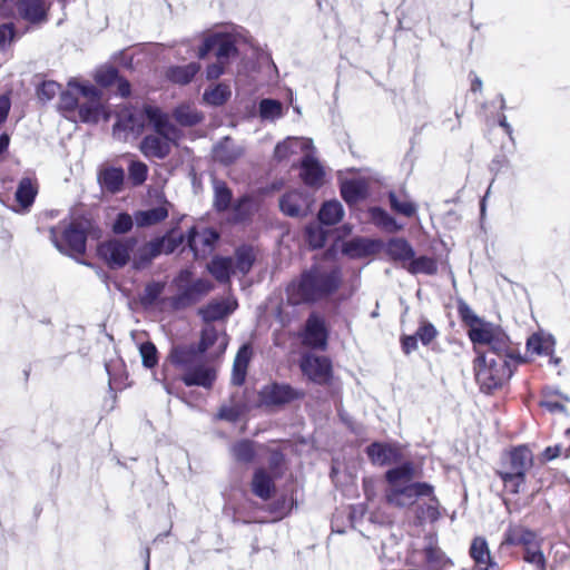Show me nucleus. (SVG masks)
<instances>
[{
	"label": "nucleus",
	"instance_id": "f257e3e1",
	"mask_svg": "<svg viewBox=\"0 0 570 570\" xmlns=\"http://www.w3.org/2000/svg\"><path fill=\"white\" fill-rule=\"evenodd\" d=\"M417 470L411 462L387 470L385 501L397 509L415 508V518L420 523L434 522L440 518V503L434 495V488L430 483L417 481Z\"/></svg>",
	"mask_w": 570,
	"mask_h": 570
},
{
	"label": "nucleus",
	"instance_id": "f03ea898",
	"mask_svg": "<svg viewBox=\"0 0 570 570\" xmlns=\"http://www.w3.org/2000/svg\"><path fill=\"white\" fill-rule=\"evenodd\" d=\"M338 284L340 275L336 269L313 266L299 279L288 285L287 299L293 305L315 302L334 292Z\"/></svg>",
	"mask_w": 570,
	"mask_h": 570
},
{
	"label": "nucleus",
	"instance_id": "7ed1b4c3",
	"mask_svg": "<svg viewBox=\"0 0 570 570\" xmlns=\"http://www.w3.org/2000/svg\"><path fill=\"white\" fill-rule=\"evenodd\" d=\"M508 353H484L475 360V379L481 390L490 393L503 385L512 375Z\"/></svg>",
	"mask_w": 570,
	"mask_h": 570
},
{
	"label": "nucleus",
	"instance_id": "20e7f679",
	"mask_svg": "<svg viewBox=\"0 0 570 570\" xmlns=\"http://www.w3.org/2000/svg\"><path fill=\"white\" fill-rule=\"evenodd\" d=\"M90 228L87 219H73L69 223L61 222L50 228V239L55 247L69 256L82 255L86 252V238Z\"/></svg>",
	"mask_w": 570,
	"mask_h": 570
},
{
	"label": "nucleus",
	"instance_id": "39448f33",
	"mask_svg": "<svg viewBox=\"0 0 570 570\" xmlns=\"http://www.w3.org/2000/svg\"><path fill=\"white\" fill-rule=\"evenodd\" d=\"M153 134L147 135L140 142V151L148 158L163 159L167 157L171 148L177 145L180 132L168 117L163 114L160 119L151 126Z\"/></svg>",
	"mask_w": 570,
	"mask_h": 570
},
{
	"label": "nucleus",
	"instance_id": "423d86ee",
	"mask_svg": "<svg viewBox=\"0 0 570 570\" xmlns=\"http://www.w3.org/2000/svg\"><path fill=\"white\" fill-rule=\"evenodd\" d=\"M164 112L155 106L124 108L114 125V136L121 140L139 136L147 125L153 126Z\"/></svg>",
	"mask_w": 570,
	"mask_h": 570
},
{
	"label": "nucleus",
	"instance_id": "0eeeda50",
	"mask_svg": "<svg viewBox=\"0 0 570 570\" xmlns=\"http://www.w3.org/2000/svg\"><path fill=\"white\" fill-rule=\"evenodd\" d=\"M469 325L468 335L472 343L476 345H487L488 353H508L510 350L509 337L497 325L484 322L476 316H464Z\"/></svg>",
	"mask_w": 570,
	"mask_h": 570
},
{
	"label": "nucleus",
	"instance_id": "6e6552de",
	"mask_svg": "<svg viewBox=\"0 0 570 570\" xmlns=\"http://www.w3.org/2000/svg\"><path fill=\"white\" fill-rule=\"evenodd\" d=\"M70 88H75L81 96L79 105V119L82 122L96 124L100 119L108 120L109 112L101 102L99 90L90 83H80L76 80L70 81Z\"/></svg>",
	"mask_w": 570,
	"mask_h": 570
},
{
	"label": "nucleus",
	"instance_id": "1a4fd4ad",
	"mask_svg": "<svg viewBox=\"0 0 570 570\" xmlns=\"http://www.w3.org/2000/svg\"><path fill=\"white\" fill-rule=\"evenodd\" d=\"M136 246L135 238L110 239L101 243L97 253L110 268H120L130 262Z\"/></svg>",
	"mask_w": 570,
	"mask_h": 570
},
{
	"label": "nucleus",
	"instance_id": "9d476101",
	"mask_svg": "<svg viewBox=\"0 0 570 570\" xmlns=\"http://www.w3.org/2000/svg\"><path fill=\"white\" fill-rule=\"evenodd\" d=\"M175 284L179 291L178 301L181 304H189L198 301L206 295L212 288V284L207 279L191 281V272L184 269L175 278Z\"/></svg>",
	"mask_w": 570,
	"mask_h": 570
},
{
	"label": "nucleus",
	"instance_id": "9b49d317",
	"mask_svg": "<svg viewBox=\"0 0 570 570\" xmlns=\"http://www.w3.org/2000/svg\"><path fill=\"white\" fill-rule=\"evenodd\" d=\"M314 150L313 140L306 137H287L274 149V159L278 163L289 161L293 156L309 154Z\"/></svg>",
	"mask_w": 570,
	"mask_h": 570
},
{
	"label": "nucleus",
	"instance_id": "f8f14e48",
	"mask_svg": "<svg viewBox=\"0 0 570 570\" xmlns=\"http://www.w3.org/2000/svg\"><path fill=\"white\" fill-rule=\"evenodd\" d=\"M3 3L16 4L19 17L29 23L47 21L49 4L45 0H3Z\"/></svg>",
	"mask_w": 570,
	"mask_h": 570
},
{
	"label": "nucleus",
	"instance_id": "ddd939ff",
	"mask_svg": "<svg viewBox=\"0 0 570 570\" xmlns=\"http://www.w3.org/2000/svg\"><path fill=\"white\" fill-rule=\"evenodd\" d=\"M301 368L304 375L317 384H325L331 379L332 366L327 357L307 354L302 358Z\"/></svg>",
	"mask_w": 570,
	"mask_h": 570
},
{
	"label": "nucleus",
	"instance_id": "4468645a",
	"mask_svg": "<svg viewBox=\"0 0 570 570\" xmlns=\"http://www.w3.org/2000/svg\"><path fill=\"white\" fill-rule=\"evenodd\" d=\"M228 337L224 331H217L213 326H206L199 344L200 352H207L210 357H218L226 351Z\"/></svg>",
	"mask_w": 570,
	"mask_h": 570
},
{
	"label": "nucleus",
	"instance_id": "2eb2a0df",
	"mask_svg": "<svg viewBox=\"0 0 570 570\" xmlns=\"http://www.w3.org/2000/svg\"><path fill=\"white\" fill-rule=\"evenodd\" d=\"M303 343L314 348H325L327 343V331L324 320L312 314L306 321L303 334Z\"/></svg>",
	"mask_w": 570,
	"mask_h": 570
},
{
	"label": "nucleus",
	"instance_id": "dca6fc26",
	"mask_svg": "<svg viewBox=\"0 0 570 570\" xmlns=\"http://www.w3.org/2000/svg\"><path fill=\"white\" fill-rule=\"evenodd\" d=\"M217 239L218 234L210 228L198 230L194 227L188 234V245L196 257H204L209 254Z\"/></svg>",
	"mask_w": 570,
	"mask_h": 570
},
{
	"label": "nucleus",
	"instance_id": "f3484780",
	"mask_svg": "<svg viewBox=\"0 0 570 570\" xmlns=\"http://www.w3.org/2000/svg\"><path fill=\"white\" fill-rule=\"evenodd\" d=\"M325 170L315 157V149L305 154L301 161V178L311 187H320L324 183Z\"/></svg>",
	"mask_w": 570,
	"mask_h": 570
},
{
	"label": "nucleus",
	"instance_id": "a211bd4d",
	"mask_svg": "<svg viewBox=\"0 0 570 570\" xmlns=\"http://www.w3.org/2000/svg\"><path fill=\"white\" fill-rule=\"evenodd\" d=\"M366 453L373 464L387 465L396 463L401 459L400 449L392 444L373 443L367 446Z\"/></svg>",
	"mask_w": 570,
	"mask_h": 570
},
{
	"label": "nucleus",
	"instance_id": "6ab92c4d",
	"mask_svg": "<svg viewBox=\"0 0 570 570\" xmlns=\"http://www.w3.org/2000/svg\"><path fill=\"white\" fill-rule=\"evenodd\" d=\"M279 206L284 214L298 217L309 210L311 199L301 191H292L281 198Z\"/></svg>",
	"mask_w": 570,
	"mask_h": 570
},
{
	"label": "nucleus",
	"instance_id": "aec40b11",
	"mask_svg": "<svg viewBox=\"0 0 570 570\" xmlns=\"http://www.w3.org/2000/svg\"><path fill=\"white\" fill-rule=\"evenodd\" d=\"M296 397H298V393L288 385L272 384L265 386L261 392L262 402L266 405L284 404Z\"/></svg>",
	"mask_w": 570,
	"mask_h": 570
},
{
	"label": "nucleus",
	"instance_id": "412c9836",
	"mask_svg": "<svg viewBox=\"0 0 570 570\" xmlns=\"http://www.w3.org/2000/svg\"><path fill=\"white\" fill-rule=\"evenodd\" d=\"M533 455L527 446L515 448L510 452L509 460L500 470L502 472H520L525 475V472L532 466Z\"/></svg>",
	"mask_w": 570,
	"mask_h": 570
},
{
	"label": "nucleus",
	"instance_id": "4be33fe9",
	"mask_svg": "<svg viewBox=\"0 0 570 570\" xmlns=\"http://www.w3.org/2000/svg\"><path fill=\"white\" fill-rule=\"evenodd\" d=\"M382 246L380 240L353 238L343 245V253L352 258L366 257L376 253Z\"/></svg>",
	"mask_w": 570,
	"mask_h": 570
},
{
	"label": "nucleus",
	"instance_id": "5701e85b",
	"mask_svg": "<svg viewBox=\"0 0 570 570\" xmlns=\"http://www.w3.org/2000/svg\"><path fill=\"white\" fill-rule=\"evenodd\" d=\"M216 379V372L214 368L205 366V365H197L191 366L188 368L181 380L187 386H203V387H210Z\"/></svg>",
	"mask_w": 570,
	"mask_h": 570
},
{
	"label": "nucleus",
	"instance_id": "b1692460",
	"mask_svg": "<svg viewBox=\"0 0 570 570\" xmlns=\"http://www.w3.org/2000/svg\"><path fill=\"white\" fill-rule=\"evenodd\" d=\"M237 307V303L233 298H224L214 301L206 307L200 309V314L206 322L218 321L232 314Z\"/></svg>",
	"mask_w": 570,
	"mask_h": 570
},
{
	"label": "nucleus",
	"instance_id": "393cba45",
	"mask_svg": "<svg viewBox=\"0 0 570 570\" xmlns=\"http://www.w3.org/2000/svg\"><path fill=\"white\" fill-rule=\"evenodd\" d=\"M386 254L395 262L406 268L407 263L415 255L411 244L404 238H393L386 244Z\"/></svg>",
	"mask_w": 570,
	"mask_h": 570
},
{
	"label": "nucleus",
	"instance_id": "a878e982",
	"mask_svg": "<svg viewBox=\"0 0 570 570\" xmlns=\"http://www.w3.org/2000/svg\"><path fill=\"white\" fill-rule=\"evenodd\" d=\"M425 556V566L430 570H443L451 566V560L436 546L433 538H429L423 549Z\"/></svg>",
	"mask_w": 570,
	"mask_h": 570
},
{
	"label": "nucleus",
	"instance_id": "bb28decb",
	"mask_svg": "<svg viewBox=\"0 0 570 570\" xmlns=\"http://www.w3.org/2000/svg\"><path fill=\"white\" fill-rule=\"evenodd\" d=\"M554 345L553 336L543 332L532 334L527 342L528 352L532 355L551 356Z\"/></svg>",
	"mask_w": 570,
	"mask_h": 570
},
{
	"label": "nucleus",
	"instance_id": "cd10ccee",
	"mask_svg": "<svg viewBox=\"0 0 570 570\" xmlns=\"http://www.w3.org/2000/svg\"><path fill=\"white\" fill-rule=\"evenodd\" d=\"M570 397L552 387H547L542 392L540 406L550 413H563Z\"/></svg>",
	"mask_w": 570,
	"mask_h": 570
},
{
	"label": "nucleus",
	"instance_id": "c85d7f7f",
	"mask_svg": "<svg viewBox=\"0 0 570 570\" xmlns=\"http://www.w3.org/2000/svg\"><path fill=\"white\" fill-rule=\"evenodd\" d=\"M125 174L121 168L106 167L99 171L98 181L109 193H118L122 188Z\"/></svg>",
	"mask_w": 570,
	"mask_h": 570
},
{
	"label": "nucleus",
	"instance_id": "c756f323",
	"mask_svg": "<svg viewBox=\"0 0 570 570\" xmlns=\"http://www.w3.org/2000/svg\"><path fill=\"white\" fill-rule=\"evenodd\" d=\"M161 253V242L155 240L139 248H135L134 254L131 255L130 262L132 266L137 269L146 266L153 258L158 256Z\"/></svg>",
	"mask_w": 570,
	"mask_h": 570
},
{
	"label": "nucleus",
	"instance_id": "7c9ffc66",
	"mask_svg": "<svg viewBox=\"0 0 570 570\" xmlns=\"http://www.w3.org/2000/svg\"><path fill=\"white\" fill-rule=\"evenodd\" d=\"M343 199L348 204L357 203L367 194V183L363 178L346 180L341 186Z\"/></svg>",
	"mask_w": 570,
	"mask_h": 570
},
{
	"label": "nucleus",
	"instance_id": "2f4dec72",
	"mask_svg": "<svg viewBox=\"0 0 570 570\" xmlns=\"http://www.w3.org/2000/svg\"><path fill=\"white\" fill-rule=\"evenodd\" d=\"M244 153L243 147L226 138L214 148V158L223 164H232Z\"/></svg>",
	"mask_w": 570,
	"mask_h": 570
},
{
	"label": "nucleus",
	"instance_id": "473e14b6",
	"mask_svg": "<svg viewBox=\"0 0 570 570\" xmlns=\"http://www.w3.org/2000/svg\"><path fill=\"white\" fill-rule=\"evenodd\" d=\"M503 542L510 546L521 544L524 546L525 549L537 544L535 534L530 530L519 525H513L508 529Z\"/></svg>",
	"mask_w": 570,
	"mask_h": 570
},
{
	"label": "nucleus",
	"instance_id": "72a5a7b5",
	"mask_svg": "<svg viewBox=\"0 0 570 570\" xmlns=\"http://www.w3.org/2000/svg\"><path fill=\"white\" fill-rule=\"evenodd\" d=\"M470 554L475 563L483 570H489V568L494 564L484 538L478 537L472 541Z\"/></svg>",
	"mask_w": 570,
	"mask_h": 570
},
{
	"label": "nucleus",
	"instance_id": "f704fd0d",
	"mask_svg": "<svg viewBox=\"0 0 570 570\" xmlns=\"http://www.w3.org/2000/svg\"><path fill=\"white\" fill-rule=\"evenodd\" d=\"M37 193V184L33 179L26 177L20 180L16 191V200L21 209H27L32 205Z\"/></svg>",
	"mask_w": 570,
	"mask_h": 570
},
{
	"label": "nucleus",
	"instance_id": "c9c22d12",
	"mask_svg": "<svg viewBox=\"0 0 570 570\" xmlns=\"http://www.w3.org/2000/svg\"><path fill=\"white\" fill-rule=\"evenodd\" d=\"M168 216V209L166 206L161 205L155 208H150L147 210H139L135 213L134 219L139 227H147L155 225Z\"/></svg>",
	"mask_w": 570,
	"mask_h": 570
},
{
	"label": "nucleus",
	"instance_id": "e433bc0d",
	"mask_svg": "<svg viewBox=\"0 0 570 570\" xmlns=\"http://www.w3.org/2000/svg\"><path fill=\"white\" fill-rule=\"evenodd\" d=\"M252 355L250 347L248 345H243L235 360H234V366H233V376L232 381L236 385L243 384L246 376V370Z\"/></svg>",
	"mask_w": 570,
	"mask_h": 570
},
{
	"label": "nucleus",
	"instance_id": "4c0bfd02",
	"mask_svg": "<svg viewBox=\"0 0 570 570\" xmlns=\"http://www.w3.org/2000/svg\"><path fill=\"white\" fill-rule=\"evenodd\" d=\"M208 271L218 282H227L232 273H235L232 258L215 257L208 264Z\"/></svg>",
	"mask_w": 570,
	"mask_h": 570
},
{
	"label": "nucleus",
	"instance_id": "58836bf2",
	"mask_svg": "<svg viewBox=\"0 0 570 570\" xmlns=\"http://www.w3.org/2000/svg\"><path fill=\"white\" fill-rule=\"evenodd\" d=\"M169 358L174 365L186 372L195 365L197 353L193 348L176 346L171 350Z\"/></svg>",
	"mask_w": 570,
	"mask_h": 570
},
{
	"label": "nucleus",
	"instance_id": "ea45409f",
	"mask_svg": "<svg viewBox=\"0 0 570 570\" xmlns=\"http://www.w3.org/2000/svg\"><path fill=\"white\" fill-rule=\"evenodd\" d=\"M411 274H425L433 275L438 271V263L433 257L429 256H420L411 258L410 263H407L406 268Z\"/></svg>",
	"mask_w": 570,
	"mask_h": 570
},
{
	"label": "nucleus",
	"instance_id": "a19ab883",
	"mask_svg": "<svg viewBox=\"0 0 570 570\" xmlns=\"http://www.w3.org/2000/svg\"><path fill=\"white\" fill-rule=\"evenodd\" d=\"M344 215L343 207L340 202L331 200L326 202L318 213V218L321 223L325 225H334L338 223Z\"/></svg>",
	"mask_w": 570,
	"mask_h": 570
},
{
	"label": "nucleus",
	"instance_id": "79ce46f5",
	"mask_svg": "<svg viewBox=\"0 0 570 570\" xmlns=\"http://www.w3.org/2000/svg\"><path fill=\"white\" fill-rule=\"evenodd\" d=\"M253 492L266 500L271 497L272 491L274 489L273 481L271 476L265 473L263 470H257L254 474L253 482H252Z\"/></svg>",
	"mask_w": 570,
	"mask_h": 570
},
{
	"label": "nucleus",
	"instance_id": "37998d69",
	"mask_svg": "<svg viewBox=\"0 0 570 570\" xmlns=\"http://www.w3.org/2000/svg\"><path fill=\"white\" fill-rule=\"evenodd\" d=\"M199 65L191 62L184 67H171L167 71V77L176 83L185 85L189 82L199 71Z\"/></svg>",
	"mask_w": 570,
	"mask_h": 570
},
{
	"label": "nucleus",
	"instance_id": "c03bdc74",
	"mask_svg": "<svg viewBox=\"0 0 570 570\" xmlns=\"http://www.w3.org/2000/svg\"><path fill=\"white\" fill-rule=\"evenodd\" d=\"M370 216H371L372 222L376 226H379L387 232L393 233V232H397L402 228V226H400L391 215H389L384 209H382L380 207L371 208Z\"/></svg>",
	"mask_w": 570,
	"mask_h": 570
},
{
	"label": "nucleus",
	"instance_id": "a18cd8bd",
	"mask_svg": "<svg viewBox=\"0 0 570 570\" xmlns=\"http://www.w3.org/2000/svg\"><path fill=\"white\" fill-rule=\"evenodd\" d=\"M259 117L263 120L275 121L283 117V105L275 99H263L258 106Z\"/></svg>",
	"mask_w": 570,
	"mask_h": 570
},
{
	"label": "nucleus",
	"instance_id": "49530a36",
	"mask_svg": "<svg viewBox=\"0 0 570 570\" xmlns=\"http://www.w3.org/2000/svg\"><path fill=\"white\" fill-rule=\"evenodd\" d=\"M230 97V89L227 85L218 83L213 88L205 90L203 98L205 102L212 106H220Z\"/></svg>",
	"mask_w": 570,
	"mask_h": 570
},
{
	"label": "nucleus",
	"instance_id": "de8ad7c7",
	"mask_svg": "<svg viewBox=\"0 0 570 570\" xmlns=\"http://www.w3.org/2000/svg\"><path fill=\"white\" fill-rule=\"evenodd\" d=\"M389 198L392 209L396 213L406 217L416 213V205L406 195L397 196L395 193H390Z\"/></svg>",
	"mask_w": 570,
	"mask_h": 570
},
{
	"label": "nucleus",
	"instance_id": "09e8293b",
	"mask_svg": "<svg viewBox=\"0 0 570 570\" xmlns=\"http://www.w3.org/2000/svg\"><path fill=\"white\" fill-rule=\"evenodd\" d=\"M214 37H217V59L224 60L233 56L236 52L235 47V36L226 35V33H214Z\"/></svg>",
	"mask_w": 570,
	"mask_h": 570
},
{
	"label": "nucleus",
	"instance_id": "8fccbe9b",
	"mask_svg": "<svg viewBox=\"0 0 570 570\" xmlns=\"http://www.w3.org/2000/svg\"><path fill=\"white\" fill-rule=\"evenodd\" d=\"M255 255L250 247H240L236 252V259L234 262L235 272L238 271L242 274H246L252 268Z\"/></svg>",
	"mask_w": 570,
	"mask_h": 570
},
{
	"label": "nucleus",
	"instance_id": "3c124183",
	"mask_svg": "<svg viewBox=\"0 0 570 570\" xmlns=\"http://www.w3.org/2000/svg\"><path fill=\"white\" fill-rule=\"evenodd\" d=\"M174 116L183 126H193L202 120V116L198 111L188 105H183L176 108Z\"/></svg>",
	"mask_w": 570,
	"mask_h": 570
},
{
	"label": "nucleus",
	"instance_id": "603ef678",
	"mask_svg": "<svg viewBox=\"0 0 570 570\" xmlns=\"http://www.w3.org/2000/svg\"><path fill=\"white\" fill-rule=\"evenodd\" d=\"M81 96L79 91L75 88H70V82L68 83V89L61 94L60 97V109L65 112H73L77 108L79 109Z\"/></svg>",
	"mask_w": 570,
	"mask_h": 570
},
{
	"label": "nucleus",
	"instance_id": "864d4df0",
	"mask_svg": "<svg viewBox=\"0 0 570 570\" xmlns=\"http://www.w3.org/2000/svg\"><path fill=\"white\" fill-rule=\"evenodd\" d=\"M502 482H503V485H504V489L512 493V494H517L520 492L521 488L523 487L524 484V476L525 475H522L520 474V472H502V471H499L498 472Z\"/></svg>",
	"mask_w": 570,
	"mask_h": 570
},
{
	"label": "nucleus",
	"instance_id": "5fc2aeb1",
	"mask_svg": "<svg viewBox=\"0 0 570 570\" xmlns=\"http://www.w3.org/2000/svg\"><path fill=\"white\" fill-rule=\"evenodd\" d=\"M214 190H215V207L218 210H224L228 207L232 194L229 189L226 187V185L223 181L215 180L214 181Z\"/></svg>",
	"mask_w": 570,
	"mask_h": 570
},
{
	"label": "nucleus",
	"instance_id": "6e6d98bb",
	"mask_svg": "<svg viewBox=\"0 0 570 570\" xmlns=\"http://www.w3.org/2000/svg\"><path fill=\"white\" fill-rule=\"evenodd\" d=\"M148 175V167L142 161L134 160L130 163L128 167V176L129 180L135 186L141 185L146 179Z\"/></svg>",
	"mask_w": 570,
	"mask_h": 570
},
{
	"label": "nucleus",
	"instance_id": "4d7b16f0",
	"mask_svg": "<svg viewBox=\"0 0 570 570\" xmlns=\"http://www.w3.org/2000/svg\"><path fill=\"white\" fill-rule=\"evenodd\" d=\"M139 353L144 366L151 368L158 363L157 348L151 342L140 344Z\"/></svg>",
	"mask_w": 570,
	"mask_h": 570
},
{
	"label": "nucleus",
	"instance_id": "13d9d810",
	"mask_svg": "<svg viewBox=\"0 0 570 570\" xmlns=\"http://www.w3.org/2000/svg\"><path fill=\"white\" fill-rule=\"evenodd\" d=\"M164 291V284L154 282L148 284L140 297L141 304L145 306L153 305Z\"/></svg>",
	"mask_w": 570,
	"mask_h": 570
},
{
	"label": "nucleus",
	"instance_id": "bf43d9fd",
	"mask_svg": "<svg viewBox=\"0 0 570 570\" xmlns=\"http://www.w3.org/2000/svg\"><path fill=\"white\" fill-rule=\"evenodd\" d=\"M233 454L236 460L242 462H249L255 454L253 443L249 441H240L233 448Z\"/></svg>",
	"mask_w": 570,
	"mask_h": 570
},
{
	"label": "nucleus",
	"instance_id": "052dcab7",
	"mask_svg": "<svg viewBox=\"0 0 570 570\" xmlns=\"http://www.w3.org/2000/svg\"><path fill=\"white\" fill-rule=\"evenodd\" d=\"M118 72L112 66L100 67L95 75V79L101 86H109L117 80Z\"/></svg>",
	"mask_w": 570,
	"mask_h": 570
},
{
	"label": "nucleus",
	"instance_id": "680f3d73",
	"mask_svg": "<svg viewBox=\"0 0 570 570\" xmlns=\"http://www.w3.org/2000/svg\"><path fill=\"white\" fill-rule=\"evenodd\" d=\"M524 560L528 563L533 564L538 570H544L546 560L543 553L537 548V544L533 547H528L524 553Z\"/></svg>",
	"mask_w": 570,
	"mask_h": 570
},
{
	"label": "nucleus",
	"instance_id": "e2e57ef3",
	"mask_svg": "<svg viewBox=\"0 0 570 570\" xmlns=\"http://www.w3.org/2000/svg\"><path fill=\"white\" fill-rule=\"evenodd\" d=\"M60 92V85L56 81H43L38 88V97L40 100L48 101Z\"/></svg>",
	"mask_w": 570,
	"mask_h": 570
},
{
	"label": "nucleus",
	"instance_id": "0e129e2a",
	"mask_svg": "<svg viewBox=\"0 0 570 570\" xmlns=\"http://www.w3.org/2000/svg\"><path fill=\"white\" fill-rule=\"evenodd\" d=\"M415 335L422 342V344L428 345L436 336V330L430 323H422Z\"/></svg>",
	"mask_w": 570,
	"mask_h": 570
},
{
	"label": "nucleus",
	"instance_id": "69168bd1",
	"mask_svg": "<svg viewBox=\"0 0 570 570\" xmlns=\"http://www.w3.org/2000/svg\"><path fill=\"white\" fill-rule=\"evenodd\" d=\"M131 227L132 217L126 213H120L112 225V230L117 234H124L129 232Z\"/></svg>",
	"mask_w": 570,
	"mask_h": 570
},
{
	"label": "nucleus",
	"instance_id": "338daca9",
	"mask_svg": "<svg viewBox=\"0 0 570 570\" xmlns=\"http://www.w3.org/2000/svg\"><path fill=\"white\" fill-rule=\"evenodd\" d=\"M308 242L314 248L322 247L325 242V235L320 227L307 228Z\"/></svg>",
	"mask_w": 570,
	"mask_h": 570
},
{
	"label": "nucleus",
	"instance_id": "774afa93",
	"mask_svg": "<svg viewBox=\"0 0 570 570\" xmlns=\"http://www.w3.org/2000/svg\"><path fill=\"white\" fill-rule=\"evenodd\" d=\"M14 37L13 27L11 23L0 26V47L9 45Z\"/></svg>",
	"mask_w": 570,
	"mask_h": 570
}]
</instances>
